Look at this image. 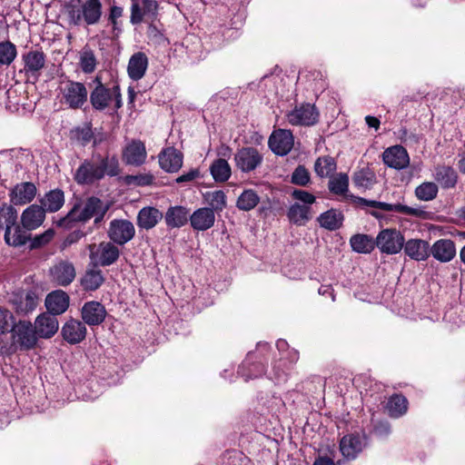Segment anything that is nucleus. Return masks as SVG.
<instances>
[{
    "label": "nucleus",
    "instance_id": "nucleus-1",
    "mask_svg": "<svg viewBox=\"0 0 465 465\" xmlns=\"http://www.w3.org/2000/svg\"><path fill=\"white\" fill-rule=\"evenodd\" d=\"M120 173L119 160L115 154L97 153L81 163L74 174V179L77 184L92 185L105 176L114 177Z\"/></svg>",
    "mask_w": 465,
    "mask_h": 465
},
{
    "label": "nucleus",
    "instance_id": "nucleus-2",
    "mask_svg": "<svg viewBox=\"0 0 465 465\" xmlns=\"http://www.w3.org/2000/svg\"><path fill=\"white\" fill-rule=\"evenodd\" d=\"M109 210V205L101 199L92 196L87 198L83 207L80 204H74L71 211L64 218L56 222L58 227L71 228L72 223H85L94 217V223L103 221L105 213Z\"/></svg>",
    "mask_w": 465,
    "mask_h": 465
},
{
    "label": "nucleus",
    "instance_id": "nucleus-3",
    "mask_svg": "<svg viewBox=\"0 0 465 465\" xmlns=\"http://www.w3.org/2000/svg\"><path fill=\"white\" fill-rule=\"evenodd\" d=\"M94 83L95 87L90 94V103L94 110H105L113 100L116 110L123 106L121 89L118 84L107 88L99 76L94 78Z\"/></svg>",
    "mask_w": 465,
    "mask_h": 465
},
{
    "label": "nucleus",
    "instance_id": "nucleus-4",
    "mask_svg": "<svg viewBox=\"0 0 465 465\" xmlns=\"http://www.w3.org/2000/svg\"><path fill=\"white\" fill-rule=\"evenodd\" d=\"M61 103L70 109H80L87 102L88 91L84 84L73 80L62 81L59 85Z\"/></svg>",
    "mask_w": 465,
    "mask_h": 465
},
{
    "label": "nucleus",
    "instance_id": "nucleus-5",
    "mask_svg": "<svg viewBox=\"0 0 465 465\" xmlns=\"http://www.w3.org/2000/svg\"><path fill=\"white\" fill-rule=\"evenodd\" d=\"M111 242H102L98 245H89V258L94 266H110L116 262L120 256V250Z\"/></svg>",
    "mask_w": 465,
    "mask_h": 465
},
{
    "label": "nucleus",
    "instance_id": "nucleus-6",
    "mask_svg": "<svg viewBox=\"0 0 465 465\" xmlns=\"http://www.w3.org/2000/svg\"><path fill=\"white\" fill-rule=\"evenodd\" d=\"M103 14V6L100 0H84L80 8L70 11V18L74 25H80L84 21L88 25H96Z\"/></svg>",
    "mask_w": 465,
    "mask_h": 465
},
{
    "label": "nucleus",
    "instance_id": "nucleus-7",
    "mask_svg": "<svg viewBox=\"0 0 465 465\" xmlns=\"http://www.w3.org/2000/svg\"><path fill=\"white\" fill-rule=\"evenodd\" d=\"M404 236L397 229L381 230L376 237V247L385 254H397L404 245Z\"/></svg>",
    "mask_w": 465,
    "mask_h": 465
},
{
    "label": "nucleus",
    "instance_id": "nucleus-8",
    "mask_svg": "<svg viewBox=\"0 0 465 465\" xmlns=\"http://www.w3.org/2000/svg\"><path fill=\"white\" fill-rule=\"evenodd\" d=\"M11 331L13 344L17 345L20 350L27 351L35 346L37 333L30 322L19 321Z\"/></svg>",
    "mask_w": 465,
    "mask_h": 465
},
{
    "label": "nucleus",
    "instance_id": "nucleus-9",
    "mask_svg": "<svg viewBox=\"0 0 465 465\" xmlns=\"http://www.w3.org/2000/svg\"><path fill=\"white\" fill-rule=\"evenodd\" d=\"M159 10L156 0H132L130 22L139 25L143 21L153 22Z\"/></svg>",
    "mask_w": 465,
    "mask_h": 465
},
{
    "label": "nucleus",
    "instance_id": "nucleus-10",
    "mask_svg": "<svg viewBox=\"0 0 465 465\" xmlns=\"http://www.w3.org/2000/svg\"><path fill=\"white\" fill-rule=\"evenodd\" d=\"M48 276L54 284L66 287L75 279V267L70 261L60 260L49 268Z\"/></svg>",
    "mask_w": 465,
    "mask_h": 465
},
{
    "label": "nucleus",
    "instance_id": "nucleus-11",
    "mask_svg": "<svg viewBox=\"0 0 465 465\" xmlns=\"http://www.w3.org/2000/svg\"><path fill=\"white\" fill-rule=\"evenodd\" d=\"M135 234V228L132 222L124 219L113 220L107 231L109 239L116 244L124 245Z\"/></svg>",
    "mask_w": 465,
    "mask_h": 465
},
{
    "label": "nucleus",
    "instance_id": "nucleus-12",
    "mask_svg": "<svg viewBox=\"0 0 465 465\" xmlns=\"http://www.w3.org/2000/svg\"><path fill=\"white\" fill-rule=\"evenodd\" d=\"M287 120L292 125H314L319 119V112L311 104H303L296 106L287 114Z\"/></svg>",
    "mask_w": 465,
    "mask_h": 465
},
{
    "label": "nucleus",
    "instance_id": "nucleus-13",
    "mask_svg": "<svg viewBox=\"0 0 465 465\" xmlns=\"http://www.w3.org/2000/svg\"><path fill=\"white\" fill-rule=\"evenodd\" d=\"M355 202L361 206H370L385 212H396L416 217H420L424 213V211L420 209L412 208L401 203H387L384 202L367 200L362 197H356Z\"/></svg>",
    "mask_w": 465,
    "mask_h": 465
},
{
    "label": "nucleus",
    "instance_id": "nucleus-14",
    "mask_svg": "<svg viewBox=\"0 0 465 465\" xmlns=\"http://www.w3.org/2000/svg\"><path fill=\"white\" fill-rule=\"evenodd\" d=\"M237 168L243 173H249L256 169L262 161V156L253 147H243L234 154Z\"/></svg>",
    "mask_w": 465,
    "mask_h": 465
},
{
    "label": "nucleus",
    "instance_id": "nucleus-15",
    "mask_svg": "<svg viewBox=\"0 0 465 465\" xmlns=\"http://www.w3.org/2000/svg\"><path fill=\"white\" fill-rule=\"evenodd\" d=\"M293 135L291 131L278 129L269 137L270 149L276 154L283 156L290 153L293 147Z\"/></svg>",
    "mask_w": 465,
    "mask_h": 465
},
{
    "label": "nucleus",
    "instance_id": "nucleus-16",
    "mask_svg": "<svg viewBox=\"0 0 465 465\" xmlns=\"http://www.w3.org/2000/svg\"><path fill=\"white\" fill-rule=\"evenodd\" d=\"M158 162L162 170L169 173L180 171L183 163V154L173 146L163 148L158 154Z\"/></svg>",
    "mask_w": 465,
    "mask_h": 465
},
{
    "label": "nucleus",
    "instance_id": "nucleus-17",
    "mask_svg": "<svg viewBox=\"0 0 465 465\" xmlns=\"http://www.w3.org/2000/svg\"><path fill=\"white\" fill-rule=\"evenodd\" d=\"M24 71L28 76L38 78L45 67L46 55L41 50H30L22 56Z\"/></svg>",
    "mask_w": 465,
    "mask_h": 465
},
{
    "label": "nucleus",
    "instance_id": "nucleus-18",
    "mask_svg": "<svg viewBox=\"0 0 465 465\" xmlns=\"http://www.w3.org/2000/svg\"><path fill=\"white\" fill-rule=\"evenodd\" d=\"M37 193V188L31 182H23L17 183L10 191V202L14 205H25L31 203Z\"/></svg>",
    "mask_w": 465,
    "mask_h": 465
},
{
    "label": "nucleus",
    "instance_id": "nucleus-19",
    "mask_svg": "<svg viewBox=\"0 0 465 465\" xmlns=\"http://www.w3.org/2000/svg\"><path fill=\"white\" fill-rule=\"evenodd\" d=\"M81 316L84 323L89 326H96L104 321L106 310L101 302L91 301L85 302L82 307Z\"/></svg>",
    "mask_w": 465,
    "mask_h": 465
},
{
    "label": "nucleus",
    "instance_id": "nucleus-20",
    "mask_svg": "<svg viewBox=\"0 0 465 465\" xmlns=\"http://www.w3.org/2000/svg\"><path fill=\"white\" fill-rule=\"evenodd\" d=\"M382 159L386 165L397 170L404 169L410 163L409 154L401 145H395L386 149L382 153Z\"/></svg>",
    "mask_w": 465,
    "mask_h": 465
},
{
    "label": "nucleus",
    "instance_id": "nucleus-21",
    "mask_svg": "<svg viewBox=\"0 0 465 465\" xmlns=\"http://www.w3.org/2000/svg\"><path fill=\"white\" fill-rule=\"evenodd\" d=\"M35 328L40 338L48 339L53 337L59 328L56 315L48 312L38 315L35 322Z\"/></svg>",
    "mask_w": 465,
    "mask_h": 465
},
{
    "label": "nucleus",
    "instance_id": "nucleus-22",
    "mask_svg": "<svg viewBox=\"0 0 465 465\" xmlns=\"http://www.w3.org/2000/svg\"><path fill=\"white\" fill-rule=\"evenodd\" d=\"M146 155L144 143L139 140H134L124 148L123 160L126 164L139 166L145 162Z\"/></svg>",
    "mask_w": 465,
    "mask_h": 465
},
{
    "label": "nucleus",
    "instance_id": "nucleus-23",
    "mask_svg": "<svg viewBox=\"0 0 465 465\" xmlns=\"http://www.w3.org/2000/svg\"><path fill=\"white\" fill-rule=\"evenodd\" d=\"M365 447V439L358 434H348L340 440V450L343 457L355 459Z\"/></svg>",
    "mask_w": 465,
    "mask_h": 465
},
{
    "label": "nucleus",
    "instance_id": "nucleus-24",
    "mask_svg": "<svg viewBox=\"0 0 465 465\" xmlns=\"http://www.w3.org/2000/svg\"><path fill=\"white\" fill-rule=\"evenodd\" d=\"M45 213L41 205H29L21 215L23 228L31 231L41 226L45 219Z\"/></svg>",
    "mask_w": 465,
    "mask_h": 465
},
{
    "label": "nucleus",
    "instance_id": "nucleus-25",
    "mask_svg": "<svg viewBox=\"0 0 465 465\" xmlns=\"http://www.w3.org/2000/svg\"><path fill=\"white\" fill-rule=\"evenodd\" d=\"M69 295L63 290H55L45 298L47 312L54 315L64 313L69 307Z\"/></svg>",
    "mask_w": 465,
    "mask_h": 465
},
{
    "label": "nucleus",
    "instance_id": "nucleus-26",
    "mask_svg": "<svg viewBox=\"0 0 465 465\" xmlns=\"http://www.w3.org/2000/svg\"><path fill=\"white\" fill-rule=\"evenodd\" d=\"M63 338L70 344H77L84 340L86 336V327L84 322L71 319L64 323L62 328Z\"/></svg>",
    "mask_w": 465,
    "mask_h": 465
},
{
    "label": "nucleus",
    "instance_id": "nucleus-27",
    "mask_svg": "<svg viewBox=\"0 0 465 465\" xmlns=\"http://www.w3.org/2000/svg\"><path fill=\"white\" fill-rule=\"evenodd\" d=\"M190 211L182 205L170 206L163 218L167 228L174 229L184 226L189 221Z\"/></svg>",
    "mask_w": 465,
    "mask_h": 465
},
{
    "label": "nucleus",
    "instance_id": "nucleus-28",
    "mask_svg": "<svg viewBox=\"0 0 465 465\" xmlns=\"http://www.w3.org/2000/svg\"><path fill=\"white\" fill-rule=\"evenodd\" d=\"M403 249L407 256L417 262L426 261L430 256V244L421 239L404 241Z\"/></svg>",
    "mask_w": 465,
    "mask_h": 465
},
{
    "label": "nucleus",
    "instance_id": "nucleus-29",
    "mask_svg": "<svg viewBox=\"0 0 465 465\" xmlns=\"http://www.w3.org/2000/svg\"><path fill=\"white\" fill-rule=\"evenodd\" d=\"M191 226L196 231H206L213 226L215 214L213 209L199 208L190 214Z\"/></svg>",
    "mask_w": 465,
    "mask_h": 465
},
{
    "label": "nucleus",
    "instance_id": "nucleus-30",
    "mask_svg": "<svg viewBox=\"0 0 465 465\" xmlns=\"http://www.w3.org/2000/svg\"><path fill=\"white\" fill-rule=\"evenodd\" d=\"M163 218V213L155 207H143L137 214V226L140 229L149 231L154 228Z\"/></svg>",
    "mask_w": 465,
    "mask_h": 465
},
{
    "label": "nucleus",
    "instance_id": "nucleus-31",
    "mask_svg": "<svg viewBox=\"0 0 465 465\" xmlns=\"http://www.w3.org/2000/svg\"><path fill=\"white\" fill-rule=\"evenodd\" d=\"M430 252L437 261L448 262L456 255L455 243L449 239L438 240L430 247Z\"/></svg>",
    "mask_w": 465,
    "mask_h": 465
},
{
    "label": "nucleus",
    "instance_id": "nucleus-32",
    "mask_svg": "<svg viewBox=\"0 0 465 465\" xmlns=\"http://www.w3.org/2000/svg\"><path fill=\"white\" fill-rule=\"evenodd\" d=\"M148 57L143 52L134 53L129 59L127 65L128 76L134 81L142 79L147 71Z\"/></svg>",
    "mask_w": 465,
    "mask_h": 465
},
{
    "label": "nucleus",
    "instance_id": "nucleus-33",
    "mask_svg": "<svg viewBox=\"0 0 465 465\" xmlns=\"http://www.w3.org/2000/svg\"><path fill=\"white\" fill-rule=\"evenodd\" d=\"M87 268L80 279V284L85 292H94L98 290L105 281L102 270L96 268Z\"/></svg>",
    "mask_w": 465,
    "mask_h": 465
},
{
    "label": "nucleus",
    "instance_id": "nucleus-34",
    "mask_svg": "<svg viewBox=\"0 0 465 465\" xmlns=\"http://www.w3.org/2000/svg\"><path fill=\"white\" fill-rule=\"evenodd\" d=\"M433 177L443 189L454 188L458 182L457 172L448 165L436 166Z\"/></svg>",
    "mask_w": 465,
    "mask_h": 465
},
{
    "label": "nucleus",
    "instance_id": "nucleus-35",
    "mask_svg": "<svg viewBox=\"0 0 465 465\" xmlns=\"http://www.w3.org/2000/svg\"><path fill=\"white\" fill-rule=\"evenodd\" d=\"M64 193L61 189H53L45 193L39 200L45 212L55 213L64 204Z\"/></svg>",
    "mask_w": 465,
    "mask_h": 465
},
{
    "label": "nucleus",
    "instance_id": "nucleus-36",
    "mask_svg": "<svg viewBox=\"0 0 465 465\" xmlns=\"http://www.w3.org/2000/svg\"><path fill=\"white\" fill-rule=\"evenodd\" d=\"M344 216L342 213L336 209H331L322 213L317 221L320 226L329 231H335L342 225Z\"/></svg>",
    "mask_w": 465,
    "mask_h": 465
},
{
    "label": "nucleus",
    "instance_id": "nucleus-37",
    "mask_svg": "<svg viewBox=\"0 0 465 465\" xmlns=\"http://www.w3.org/2000/svg\"><path fill=\"white\" fill-rule=\"evenodd\" d=\"M312 207L299 203L292 204L287 212V217L291 223L296 225H304L312 218Z\"/></svg>",
    "mask_w": 465,
    "mask_h": 465
},
{
    "label": "nucleus",
    "instance_id": "nucleus-38",
    "mask_svg": "<svg viewBox=\"0 0 465 465\" xmlns=\"http://www.w3.org/2000/svg\"><path fill=\"white\" fill-rule=\"evenodd\" d=\"M79 66L83 73L88 74L96 69L97 59L94 51L89 45H84L79 52Z\"/></svg>",
    "mask_w": 465,
    "mask_h": 465
},
{
    "label": "nucleus",
    "instance_id": "nucleus-39",
    "mask_svg": "<svg viewBox=\"0 0 465 465\" xmlns=\"http://www.w3.org/2000/svg\"><path fill=\"white\" fill-rule=\"evenodd\" d=\"M351 249L358 253H371L376 246V239L373 240L367 234H355L350 240Z\"/></svg>",
    "mask_w": 465,
    "mask_h": 465
},
{
    "label": "nucleus",
    "instance_id": "nucleus-40",
    "mask_svg": "<svg viewBox=\"0 0 465 465\" xmlns=\"http://www.w3.org/2000/svg\"><path fill=\"white\" fill-rule=\"evenodd\" d=\"M386 409L391 417L399 418L407 412L408 401L401 394H393L389 398Z\"/></svg>",
    "mask_w": 465,
    "mask_h": 465
},
{
    "label": "nucleus",
    "instance_id": "nucleus-41",
    "mask_svg": "<svg viewBox=\"0 0 465 465\" xmlns=\"http://www.w3.org/2000/svg\"><path fill=\"white\" fill-rule=\"evenodd\" d=\"M337 164L331 156L319 157L314 163V171L321 178L331 177L336 171Z\"/></svg>",
    "mask_w": 465,
    "mask_h": 465
},
{
    "label": "nucleus",
    "instance_id": "nucleus-42",
    "mask_svg": "<svg viewBox=\"0 0 465 465\" xmlns=\"http://www.w3.org/2000/svg\"><path fill=\"white\" fill-rule=\"evenodd\" d=\"M28 238L27 233L17 224V222L12 229L5 232V241L10 246L18 247L25 245Z\"/></svg>",
    "mask_w": 465,
    "mask_h": 465
},
{
    "label": "nucleus",
    "instance_id": "nucleus-43",
    "mask_svg": "<svg viewBox=\"0 0 465 465\" xmlns=\"http://www.w3.org/2000/svg\"><path fill=\"white\" fill-rule=\"evenodd\" d=\"M210 172L215 182H226L231 177V166L225 159H217L210 166Z\"/></svg>",
    "mask_w": 465,
    "mask_h": 465
},
{
    "label": "nucleus",
    "instance_id": "nucleus-44",
    "mask_svg": "<svg viewBox=\"0 0 465 465\" xmlns=\"http://www.w3.org/2000/svg\"><path fill=\"white\" fill-rule=\"evenodd\" d=\"M17 313L27 314L33 312L38 304V296L33 291H28L25 296L15 302Z\"/></svg>",
    "mask_w": 465,
    "mask_h": 465
},
{
    "label": "nucleus",
    "instance_id": "nucleus-45",
    "mask_svg": "<svg viewBox=\"0 0 465 465\" xmlns=\"http://www.w3.org/2000/svg\"><path fill=\"white\" fill-rule=\"evenodd\" d=\"M17 222V211L11 204L3 203L0 206V230L8 231Z\"/></svg>",
    "mask_w": 465,
    "mask_h": 465
},
{
    "label": "nucleus",
    "instance_id": "nucleus-46",
    "mask_svg": "<svg viewBox=\"0 0 465 465\" xmlns=\"http://www.w3.org/2000/svg\"><path fill=\"white\" fill-rule=\"evenodd\" d=\"M260 197L255 191L249 189L244 190L237 199L236 206L242 211H251L257 206Z\"/></svg>",
    "mask_w": 465,
    "mask_h": 465
},
{
    "label": "nucleus",
    "instance_id": "nucleus-47",
    "mask_svg": "<svg viewBox=\"0 0 465 465\" xmlns=\"http://www.w3.org/2000/svg\"><path fill=\"white\" fill-rule=\"evenodd\" d=\"M328 188L330 192L337 195H344L349 188V176L346 173H340L330 177Z\"/></svg>",
    "mask_w": 465,
    "mask_h": 465
},
{
    "label": "nucleus",
    "instance_id": "nucleus-48",
    "mask_svg": "<svg viewBox=\"0 0 465 465\" xmlns=\"http://www.w3.org/2000/svg\"><path fill=\"white\" fill-rule=\"evenodd\" d=\"M438 191V185L435 183L425 182L416 188L415 194L418 199L427 202L435 199Z\"/></svg>",
    "mask_w": 465,
    "mask_h": 465
},
{
    "label": "nucleus",
    "instance_id": "nucleus-49",
    "mask_svg": "<svg viewBox=\"0 0 465 465\" xmlns=\"http://www.w3.org/2000/svg\"><path fill=\"white\" fill-rule=\"evenodd\" d=\"M205 199L210 205L209 209H213V213L222 212L226 207V196L221 190L206 193Z\"/></svg>",
    "mask_w": 465,
    "mask_h": 465
},
{
    "label": "nucleus",
    "instance_id": "nucleus-50",
    "mask_svg": "<svg viewBox=\"0 0 465 465\" xmlns=\"http://www.w3.org/2000/svg\"><path fill=\"white\" fill-rule=\"evenodd\" d=\"M17 55L16 46L10 41L0 42V64H11Z\"/></svg>",
    "mask_w": 465,
    "mask_h": 465
},
{
    "label": "nucleus",
    "instance_id": "nucleus-51",
    "mask_svg": "<svg viewBox=\"0 0 465 465\" xmlns=\"http://www.w3.org/2000/svg\"><path fill=\"white\" fill-rule=\"evenodd\" d=\"M310 181V173L303 165H298L292 173L291 182L293 184L306 186Z\"/></svg>",
    "mask_w": 465,
    "mask_h": 465
},
{
    "label": "nucleus",
    "instance_id": "nucleus-52",
    "mask_svg": "<svg viewBox=\"0 0 465 465\" xmlns=\"http://www.w3.org/2000/svg\"><path fill=\"white\" fill-rule=\"evenodd\" d=\"M154 177L151 173H139L135 175H126L124 182L128 185L147 186L153 184Z\"/></svg>",
    "mask_w": 465,
    "mask_h": 465
},
{
    "label": "nucleus",
    "instance_id": "nucleus-53",
    "mask_svg": "<svg viewBox=\"0 0 465 465\" xmlns=\"http://www.w3.org/2000/svg\"><path fill=\"white\" fill-rule=\"evenodd\" d=\"M72 134L73 138L82 145H86L94 136L92 128L89 125L75 128Z\"/></svg>",
    "mask_w": 465,
    "mask_h": 465
},
{
    "label": "nucleus",
    "instance_id": "nucleus-54",
    "mask_svg": "<svg viewBox=\"0 0 465 465\" xmlns=\"http://www.w3.org/2000/svg\"><path fill=\"white\" fill-rule=\"evenodd\" d=\"M249 363L247 361L243 362L242 366L239 367L238 373L242 376L245 377L244 380L247 381L250 379L257 378L261 376L265 371V368L263 364L257 363L252 364V369H250L249 373H245L244 370L247 368Z\"/></svg>",
    "mask_w": 465,
    "mask_h": 465
},
{
    "label": "nucleus",
    "instance_id": "nucleus-55",
    "mask_svg": "<svg viewBox=\"0 0 465 465\" xmlns=\"http://www.w3.org/2000/svg\"><path fill=\"white\" fill-rule=\"evenodd\" d=\"M291 195L293 200L302 203V205L311 206L316 201V198L313 194L301 189L293 190Z\"/></svg>",
    "mask_w": 465,
    "mask_h": 465
},
{
    "label": "nucleus",
    "instance_id": "nucleus-56",
    "mask_svg": "<svg viewBox=\"0 0 465 465\" xmlns=\"http://www.w3.org/2000/svg\"><path fill=\"white\" fill-rule=\"evenodd\" d=\"M373 174L368 172L360 171L355 173L353 182L358 187H370L373 183Z\"/></svg>",
    "mask_w": 465,
    "mask_h": 465
},
{
    "label": "nucleus",
    "instance_id": "nucleus-57",
    "mask_svg": "<svg viewBox=\"0 0 465 465\" xmlns=\"http://www.w3.org/2000/svg\"><path fill=\"white\" fill-rule=\"evenodd\" d=\"M200 177V171L197 168L191 169L175 179V183L179 184L187 183Z\"/></svg>",
    "mask_w": 465,
    "mask_h": 465
},
{
    "label": "nucleus",
    "instance_id": "nucleus-58",
    "mask_svg": "<svg viewBox=\"0 0 465 465\" xmlns=\"http://www.w3.org/2000/svg\"><path fill=\"white\" fill-rule=\"evenodd\" d=\"M373 432L380 438L387 437L391 433V425L388 421H376L373 425Z\"/></svg>",
    "mask_w": 465,
    "mask_h": 465
},
{
    "label": "nucleus",
    "instance_id": "nucleus-59",
    "mask_svg": "<svg viewBox=\"0 0 465 465\" xmlns=\"http://www.w3.org/2000/svg\"><path fill=\"white\" fill-rule=\"evenodd\" d=\"M13 319V315L7 310L0 309V332L5 333L8 331L9 321Z\"/></svg>",
    "mask_w": 465,
    "mask_h": 465
},
{
    "label": "nucleus",
    "instance_id": "nucleus-60",
    "mask_svg": "<svg viewBox=\"0 0 465 465\" xmlns=\"http://www.w3.org/2000/svg\"><path fill=\"white\" fill-rule=\"evenodd\" d=\"M54 235V232L52 229H49L45 231L44 233L37 235L35 240L37 244H45L52 240Z\"/></svg>",
    "mask_w": 465,
    "mask_h": 465
},
{
    "label": "nucleus",
    "instance_id": "nucleus-61",
    "mask_svg": "<svg viewBox=\"0 0 465 465\" xmlns=\"http://www.w3.org/2000/svg\"><path fill=\"white\" fill-rule=\"evenodd\" d=\"M123 15V8L120 6L114 5L110 9L109 14V21L114 25V26L116 25V20L120 18Z\"/></svg>",
    "mask_w": 465,
    "mask_h": 465
},
{
    "label": "nucleus",
    "instance_id": "nucleus-62",
    "mask_svg": "<svg viewBox=\"0 0 465 465\" xmlns=\"http://www.w3.org/2000/svg\"><path fill=\"white\" fill-rule=\"evenodd\" d=\"M318 293L320 295H331V300L332 301H335V295L333 293V289L331 288V285H322L319 288L318 290Z\"/></svg>",
    "mask_w": 465,
    "mask_h": 465
},
{
    "label": "nucleus",
    "instance_id": "nucleus-63",
    "mask_svg": "<svg viewBox=\"0 0 465 465\" xmlns=\"http://www.w3.org/2000/svg\"><path fill=\"white\" fill-rule=\"evenodd\" d=\"M365 122L369 127L374 128L375 130H378L381 124L380 120L377 117L371 115H367L365 117Z\"/></svg>",
    "mask_w": 465,
    "mask_h": 465
},
{
    "label": "nucleus",
    "instance_id": "nucleus-64",
    "mask_svg": "<svg viewBox=\"0 0 465 465\" xmlns=\"http://www.w3.org/2000/svg\"><path fill=\"white\" fill-rule=\"evenodd\" d=\"M313 465H336L332 459L326 457V456H320L318 457L314 462Z\"/></svg>",
    "mask_w": 465,
    "mask_h": 465
}]
</instances>
